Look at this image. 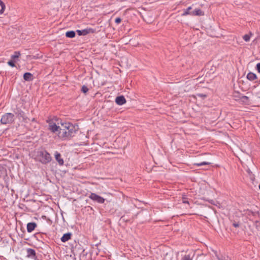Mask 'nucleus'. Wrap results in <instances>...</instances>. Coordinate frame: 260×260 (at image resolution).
<instances>
[{
  "mask_svg": "<svg viewBox=\"0 0 260 260\" xmlns=\"http://www.w3.org/2000/svg\"><path fill=\"white\" fill-rule=\"evenodd\" d=\"M258 188L260 189V184L258 185Z\"/></svg>",
  "mask_w": 260,
  "mask_h": 260,
  "instance_id": "nucleus-34",
  "label": "nucleus"
},
{
  "mask_svg": "<svg viewBox=\"0 0 260 260\" xmlns=\"http://www.w3.org/2000/svg\"><path fill=\"white\" fill-rule=\"evenodd\" d=\"M197 95L199 97H201L203 99L207 97V95L206 94H203V93H198V94H197Z\"/></svg>",
  "mask_w": 260,
  "mask_h": 260,
  "instance_id": "nucleus-30",
  "label": "nucleus"
},
{
  "mask_svg": "<svg viewBox=\"0 0 260 260\" xmlns=\"http://www.w3.org/2000/svg\"><path fill=\"white\" fill-rule=\"evenodd\" d=\"M76 32L79 36H86L89 34H93L94 30L91 28H87L82 30H77Z\"/></svg>",
  "mask_w": 260,
  "mask_h": 260,
  "instance_id": "nucleus-7",
  "label": "nucleus"
},
{
  "mask_svg": "<svg viewBox=\"0 0 260 260\" xmlns=\"http://www.w3.org/2000/svg\"><path fill=\"white\" fill-rule=\"evenodd\" d=\"M8 63L10 66L12 67H14L15 66V63L13 60L9 61Z\"/></svg>",
  "mask_w": 260,
  "mask_h": 260,
  "instance_id": "nucleus-28",
  "label": "nucleus"
},
{
  "mask_svg": "<svg viewBox=\"0 0 260 260\" xmlns=\"http://www.w3.org/2000/svg\"><path fill=\"white\" fill-rule=\"evenodd\" d=\"M23 79L26 81H30L33 80V75L29 72L24 73L23 75Z\"/></svg>",
  "mask_w": 260,
  "mask_h": 260,
  "instance_id": "nucleus-13",
  "label": "nucleus"
},
{
  "mask_svg": "<svg viewBox=\"0 0 260 260\" xmlns=\"http://www.w3.org/2000/svg\"><path fill=\"white\" fill-rule=\"evenodd\" d=\"M37 156L40 161L43 164L49 162L52 159L50 154L46 150L38 151Z\"/></svg>",
  "mask_w": 260,
  "mask_h": 260,
  "instance_id": "nucleus-2",
  "label": "nucleus"
},
{
  "mask_svg": "<svg viewBox=\"0 0 260 260\" xmlns=\"http://www.w3.org/2000/svg\"><path fill=\"white\" fill-rule=\"evenodd\" d=\"M89 198L93 201L99 204H103L105 201L104 198L93 192L90 193Z\"/></svg>",
  "mask_w": 260,
  "mask_h": 260,
  "instance_id": "nucleus-6",
  "label": "nucleus"
},
{
  "mask_svg": "<svg viewBox=\"0 0 260 260\" xmlns=\"http://www.w3.org/2000/svg\"><path fill=\"white\" fill-rule=\"evenodd\" d=\"M204 15V12L200 9H196L194 11H191V16H203Z\"/></svg>",
  "mask_w": 260,
  "mask_h": 260,
  "instance_id": "nucleus-12",
  "label": "nucleus"
},
{
  "mask_svg": "<svg viewBox=\"0 0 260 260\" xmlns=\"http://www.w3.org/2000/svg\"><path fill=\"white\" fill-rule=\"evenodd\" d=\"M217 258L218 260H231L230 257H229L228 256L225 255H217Z\"/></svg>",
  "mask_w": 260,
  "mask_h": 260,
  "instance_id": "nucleus-19",
  "label": "nucleus"
},
{
  "mask_svg": "<svg viewBox=\"0 0 260 260\" xmlns=\"http://www.w3.org/2000/svg\"><path fill=\"white\" fill-rule=\"evenodd\" d=\"M20 56V53L18 51H15L14 52V54H13L11 56V58L12 59H15L16 58H18Z\"/></svg>",
  "mask_w": 260,
  "mask_h": 260,
  "instance_id": "nucleus-22",
  "label": "nucleus"
},
{
  "mask_svg": "<svg viewBox=\"0 0 260 260\" xmlns=\"http://www.w3.org/2000/svg\"><path fill=\"white\" fill-rule=\"evenodd\" d=\"M121 22V19L120 17H117L115 20V22L117 24H119Z\"/></svg>",
  "mask_w": 260,
  "mask_h": 260,
  "instance_id": "nucleus-29",
  "label": "nucleus"
},
{
  "mask_svg": "<svg viewBox=\"0 0 260 260\" xmlns=\"http://www.w3.org/2000/svg\"><path fill=\"white\" fill-rule=\"evenodd\" d=\"M48 123V130L51 132L52 133L56 134L58 135V133L60 131V125H57L52 120H49L47 121Z\"/></svg>",
  "mask_w": 260,
  "mask_h": 260,
  "instance_id": "nucleus-5",
  "label": "nucleus"
},
{
  "mask_svg": "<svg viewBox=\"0 0 260 260\" xmlns=\"http://www.w3.org/2000/svg\"><path fill=\"white\" fill-rule=\"evenodd\" d=\"M26 256L28 258L36 259L37 258V255L36 251L31 248H28L26 249Z\"/></svg>",
  "mask_w": 260,
  "mask_h": 260,
  "instance_id": "nucleus-8",
  "label": "nucleus"
},
{
  "mask_svg": "<svg viewBox=\"0 0 260 260\" xmlns=\"http://www.w3.org/2000/svg\"><path fill=\"white\" fill-rule=\"evenodd\" d=\"M88 90L89 89L86 86H85V85L82 86V88H81V91L84 93H86L88 92Z\"/></svg>",
  "mask_w": 260,
  "mask_h": 260,
  "instance_id": "nucleus-24",
  "label": "nucleus"
},
{
  "mask_svg": "<svg viewBox=\"0 0 260 260\" xmlns=\"http://www.w3.org/2000/svg\"><path fill=\"white\" fill-rule=\"evenodd\" d=\"M192 9L191 7H188L186 9H185L183 10V13L182 14V16H186L187 15H191L190 10Z\"/></svg>",
  "mask_w": 260,
  "mask_h": 260,
  "instance_id": "nucleus-17",
  "label": "nucleus"
},
{
  "mask_svg": "<svg viewBox=\"0 0 260 260\" xmlns=\"http://www.w3.org/2000/svg\"><path fill=\"white\" fill-rule=\"evenodd\" d=\"M256 70L258 73H260V62L256 64Z\"/></svg>",
  "mask_w": 260,
  "mask_h": 260,
  "instance_id": "nucleus-31",
  "label": "nucleus"
},
{
  "mask_svg": "<svg viewBox=\"0 0 260 260\" xmlns=\"http://www.w3.org/2000/svg\"><path fill=\"white\" fill-rule=\"evenodd\" d=\"M115 103L118 105H122L126 103V100L123 95L118 96L115 99Z\"/></svg>",
  "mask_w": 260,
  "mask_h": 260,
  "instance_id": "nucleus-10",
  "label": "nucleus"
},
{
  "mask_svg": "<svg viewBox=\"0 0 260 260\" xmlns=\"http://www.w3.org/2000/svg\"><path fill=\"white\" fill-rule=\"evenodd\" d=\"M14 121V114L7 113L3 115L1 119V123L3 124H11Z\"/></svg>",
  "mask_w": 260,
  "mask_h": 260,
  "instance_id": "nucleus-3",
  "label": "nucleus"
},
{
  "mask_svg": "<svg viewBox=\"0 0 260 260\" xmlns=\"http://www.w3.org/2000/svg\"><path fill=\"white\" fill-rule=\"evenodd\" d=\"M32 121H36V119L35 118H32V120H31Z\"/></svg>",
  "mask_w": 260,
  "mask_h": 260,
  "instance_id": "nucleus-33",
  "label": "nucleus"
},
{
  "mask_svg": "<svg viewBox=\"0 0 260 260\" xmlns=\"http://www.w3.org/2000/svg\"><path fill=\"white\" fill-rule=\"evenodd\" d=\"M36 227L37 224L35 222H29L27 224V231L28 233H31Z\"/></svg>",
  "mask_w": 260,
  "mask_h": 260,
  "instance_id": "nucleus-11",
  "label": "nucleus"
},
{
  "mask_svg": "<svg viewBox=\"0 0 260 260\" xmlns=\"http://www.w3.org/2000/svg\"><path fill=\"white\" fill-rule=\"evenodd\" d=\"M75 32L73 30L68 31L66 33V36L67 38H73L75 37Z\"/></svg>",
  "mask_w": 260,
  "mask_h": 260,
  "instance_id": "nucleus-16",
  "label": "nucleus"
},
{
  "mask_svg": "<svg viewBox=\"0 0 260 260\" xmlns=\"http://www.w3.org/2000/svg\"><path fill=\"white\" fill-rule=\"evenodd\" d=\"M240 100L241 101L243 102V103H246L248 102V98L246 96H242L241 98H240Z\"/></svg>",
  "mask_w": 260,
  "mask_h": 260,
  "instance_id": "nucleus-23",
  "label": "nucleus"
},
{
  "mask_svg": "<svg viewBox=\"0 0 260 260\" xmlns=\"http://www.w3.org/2000/svg\"><path fill=\"white\" fill-rule=\"evenodd\" d=\"M243 38L246 42H247L250 40V36L248 35H245L243 36Z\"/></svg>",
  "mask_w": 260,
  "mask_h": 260,
  "instance_id": "nucleus-27",
  "label": "nucleus"
},
{
  "mask_svg": "<svg viewBox=\"0 0 260 260\" xmlns=\"http://www.w3.org/2000/svg\"><path fill=\"white\" fill-rule=\"evenodd\" d=\"M233 226H234L235 228H238L239 226V223H234L233 224Z\"/></svg>",
  "mask_w": 260,
  "mask_h": 260,
  "instance_id": "nucleus-32",
  "label": "nucleus"
},
{
  "mask_svg": "<svg viewBox=\"0 0 260 260\" xmlns=\"http://www.w3.org/2000/svg\"><path fill=\"white\" fill-rule=\"evenodd\" d=\"M0 6L1 7V9L0 10V14H2L4 12L6 6H5V4H4V3L3 2H2L1 0H0Z\"/></svg>",
  "mask_w": 260,
  "mask_h": 260,
  "instance_id": "nucleus-20",
  "label": "nucleus"
},
{
  "mask_svg": "<svg viewBox=\"0 0 260 260\" xmlns=\"http://www.w3.org/2000/svg\"><path fill=\"white\" fill-rule=\"evenodd\" d=\"M181 260H192V258H191L190 255L187 254L183 256Z\"/></svg>",
  "mask_w": 260,
  "mask_h": 260,
  "instance_id": "nucleus-25",
  "label": "nucleus"
},
{
  "mask_svg": "<svg viewBox=\"0 0 260 260\" xmlns=\"http://www.w3.org/2000/svg\"><path fill=\"white\" fill-rule=\"evenodd\" d=\"M182 203L184 204H189V202L188 201L185 195H184L182 197Z\"/></svg>",
  "mask_w": 260,
  "mask_h": 260,
  "instance_id": "nucleus-26",
  "label": "nucleus"
},
{
  "mask_svg": "<svg viewBox=\"0 0 260 260\" xmlns=\"http://www.w3.org/2000/svg\"><path fill=\"white\" fill-rule=\"evenodd\" d=\"M247 78L250 81H253L257 78L256 75L253 73H249L247 75Z\"/></svg>",
  "mask_w": 260,
  "mask_h": 260,
  "instance_id": "nucleus-15",
  "label": "nucleus"
},
{
  "mask_svg": "<svg viewBox=\"0 0 260 260\" xmlns=\"http://www.w3.org/2000/svg\"><path fill=\"white\" fill-rule=\"evenodd\" d=\"M78 128L77 126L70 122L61 123L58 137L62 140H68L74 137Z\"/></svg>",
  "mask_w": 260,
  "mask_h": 260,
  "instance_id": "nucleus-1",
  "label": "nucleus"
},
{
  "mask_svg": "<svg viewBox=\"0 0 260 260\" xmlns=\"http://www.w3.org/2000/svg\"><path fill=\"white\" fill-rule=\"evenodd\" d=\"M71 233H68L63 235L62 237L61 238V241L62 242H66L68 241L71 238Z\"/></svg>",
  "mask_w": 260,
  "mask_h": 260,
  "instance_id": "nucleus-14",
  "label": "nucleus"
},
{
  "mask_svg": "<svg viewBox=\"0 0 260 260\" xmlns=\"http://www.w3.org/2000/svg\"><path fill=\"white\" fill-rule=\"evenodd\" d=\"M54 156L56 160L60 166H62L64 164L63 159L61 157V154L58 151H55Z\"/></svg>",
  "mask_w": 260,
  "mask_h": 260,
  "instance_id": "nucleus-9",
  "label": "nucleus"
},
{
  "mask_svg": "<svg viewBox=\"0 0 260 260\" xmlns=\"http://www.w3.org/2000/svg\"><path fill=\"white\" fill-rule=\"evenodd\" d=\"M14 113L19 120L22 119V121L25 123H27L29 121V119L26 116L24 112L21 109L17 108L14 111Z\"/></svg>",
  "mask_w": 260,
  "mask_h": 260,
  "instance_id": "nucleus-4",
  "label": "nucleus"
},
{
  "mask_svg": "<svg viewBox=\"0 0 260 260\" xmlns=\"http://www.w3.org/2000/svg\"><path fill=\"white\" fill-rule=\"evenodd\" d=\"M211 164V163L209 162L202 161L201 162L194 163V165L196 166L197 167H200V166H205V165H210Z\"/></svg>",
  "mask_w": 260,
  "mask_h": 260,
  "instance_id": "nucleus-18",
  "label": "nucleus"
},
{
  "mask_svg": "<svg viewBox=\"0 0 260 260\" xmlns=\"http://www.w3.org/2000/svg\"><path fill=\"white\" fill-rule=\"evenodd\" d=\"M246 171L248 174L250 179L252 181V183H253V181L254 180V175L252 174V172L250 171L249 169H248Z\"/></svg>",
  "mask_w": 260,
  "mask_h": 260,
  "instance_id": "nucleus-21",
  "label": "nucleus"
}]
</instances>
